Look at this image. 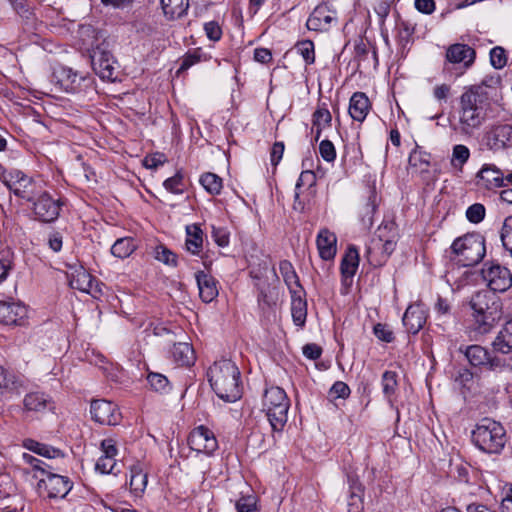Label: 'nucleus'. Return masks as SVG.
<instances>
[{"label":"nucleus","instance_id":"1","mask_svg":"<svg viewBox=\"0 0 512 512\" xmlns=\"http://www.w3.org/2000/svg\"><path fill=\"white\" fill-rule=\"evenodd\" d=\"M487 88L484 83L472 85L461 94L458 117L462 134L472 135L486 121L490 106Z\"/></svg>","mask_w":512,"mask_h":512},{"label":"nucleus","instance_id":"2","mask_svg":"<svg viewBox=\"0 0 512 512\" xmlns=\"http://www.w3.org/2000/svg\"><path fill=\"white\" fill-rule=\"evenodd\" d=\"M208 381L216 395L226 402H235L242 394L240 371L228 359L215 361L207 371Z\"/></svg>","mask_w":512,"mask_h":512},{"label":"nucleus","instance_id":"3","mask_svg":"<svg viewBox=\"0 0 512 512\" xmlns=\"http://www.w3.org/2000/svg\"><path fill=\"white\" fill-rule=\"evenodd\" d=\"M473 310V329L481 335L489 333L501 319V303L495 293L489 290L476 292L470 301Z\"/></svg>","mask_w":512,"mask_h":512},{"label":"nucleus","instance_id":"4","mask_svg":"<svg viewBox=\"0 0 512 512\" xmlns=\"http://www.w3.org/2000/svg\"><path fill=\"white\" fill-rule=\"evenodd\" d=\"M472 441L479 450L485 453L499 454L507 442L506 431L501 423L490 418H483L472 431Z\"/></svg>","mask_w":512,"mask_h":512},{"label":"nucleus","instance_id":"5","mask_svg":"<svg viewBox=\"0 0 512 512\" xmlns=\"http://www.w3.org/2000/svg\"><path fill=\"white\" fill-rule=\"evenodd\" d=\"M262 406L272 430L283 431L290 408V401L284 389L278 386L267 388L263 395Z\"/></svg>","mask_w":512,"mask_h":512},{"label":"nucleus","instance_id":"6","mask_svg":"<svg viewBox=\"0 0 512 512\" xmlns=\"http://www.w3.org/2000/svg\"><path fill=\"white\" fill-rule=\"evenodd\" d=\"M0 181L17 197L29 203L43 189L39 183L15 168L0 167Z\"/></svg>","mask_w":512,"mask_h":512},{"label":"nucleus","instance_id":"7","mask_svg":"<svg viewBox=\"0 0 512 512\" xmlns=\"http://www.w3.org/2000/svg\"><path fill=\"white\" fill-rule=\"evenodd\" d=\"M451 249L463 266H474L485 256V239L478 233L467 234L457 238Z\"/></svg>","mask_w":512,"mask_h":512},{"label":"nucleus","instance_id":"8","mask_svg":"<svg viewBox=\"0 0 512 512\" xmlns=\"http://www.w3.org/2000/svg\"><path fill=\"white\" fill-rule=\"evenodd\" d=\"M30 203L35 219L43 223L55 222L59 218L64 205L61 198H54L44 189Z\"/></svg>","mask_w":512,"mask_h":512},{"label":"nucleus","instance_id":"9","mask_svg":"<svg viewBox=\"0 0 512 512\" xmlns=\"http://www.w3.org/2000/svg\"><path fill=\"white\" fill-rule=\"evenodd\" d=\"M91 65L94 72L102 79L107 81H115L118 77L117 61L110 51L103 45L97 46L92 50Z\"/></svg>","mask_w":512,"mask_h":512},{"label":"nucleus","instance_id":"10","mask_svg":"<svg viewBox=\"0 0 512 512\" xmlns=\"http://www.w3.org/2000/svg\"><path fill=\"white\" fill-rule=\"evenodd\" d=\"M484 281L491 292H505L512 286L510 270L497 263H485L481 271Z\"/></svg>","mask_w":512,"mask_h":512},{"label":"nucleus","instance_id":"11","mask_svg":"<svg viewBox=\"0 0 512 512\" xmlns=\"http://www.w3.org/2000/svg\"><path fill=\"white\" fill-rule=\"evenodd\" d=\"M39 487H44L49 498L63 499L71 491L73 482L67 477L52 472H48L41 477L38 482Z\"/></svg>","mask_w":512,"mask_h":512},{"label":"nucleus","instance_id":"12","mask_svg":"<svg viewBox=\"0 0 512 512\" xmlns=\"http://www.w3.org/2000/svg\"><path fill=\"white\" fill-rule=\"evenodd\" d=\"M188 444L192 450L207 455L212 454L218 447L213 432L204 426H199L190 433Z\"/></svg>","mask_w":512,"mask_h":512},{"label":"nucleus","instance_id":"13","mask_svg":"<svg viewBox=\"0 0 512 512\" xmlns=\"http://www.w3.org/2000/svg\"><path fill=\"white\" fill-rule=\"evenodd\" d=\"M92 418L103 425H116L120 422L121 413L117 406L107 400H95L91 403Z\"/></svg>","mask_w":512,"mask_h":512},{"label":"nucleus","instance_id":"14","mask_svg":"<svg viewBox=\"0 0 512 512\" xmlns=\"http://www.w3.org/2000/svg\"><path fill=\"white\" fill-rule=\"evenodd\" d=\"M483 140L492 151L512 147V125L502 124L492 127L486 132Z\"/></svg>","mask_w":512,"mask_h":512},{"label":"nucleus","instance_id":"15","mask_svg":"<svg viewBox=\"0 0 512 512\" xmlns=\"http://www.w3.org/2000/svg\"><path fill=\"white\" fill-rule=\"evenodd\" d=\"M464 353L469 363L474 367H487L494 370L503 366L500 358L492 356L487 349L480 345H470Z\"/></svg>","mask_w":512,"mask_h":512},{"label":"nucleus","instance_id":"16","mask_svg":"<svg viewBox=\"0 0 512 512\" xmlns=\"http://www.w3.org/2000/svg\"><path fill=\"white\" fill-rule=\"evenodd\" d=\"M476 185L488 190L505 187L504 173L495 164H484L476 175Z\"/></svg>","mask_w":512,"mask_h":512},{"label":"nucleus","instance_id":"17","mask_svg":"<svg viewBox=\"0 0 512 512\" xmlns=\"http://www.w3.org/2000/svg\"><path fill=\"white\" fill-rule=\"evenodd\" d=\"M335 21V11L330 10L326 4H321L313 10L306 22V26L309 30L323 32L327 31Z\"/></svg>","mask_w":512,"mask_h":512},{"label":"nucleus","instance_id":"18","mask_svg":"<svg viewBox=\"0 0 512 512\" xmlns=\"http://www.w3.org/2000/svg\"><path fill=\"white\" fill-rule=\"evenodd\" d=\"M476 53L473 48L466 44L450 45L446 51V59L452 64H462L465 69L472 66Z\"/></svg>","mask_w":512,"mask_h":512},{"label":"nucleus","instance_id":"19","mask_svg":"<svg viewBox=\"0 0 512 512\" xmlns=\"http://www.w3.org/2000/svg\"><path fill=\"white\" fill-rule=\"evenodd\" d=\"M27 316V308L16 302L0 303V322L5 325H20Z\"/></svg>","mask_w":512,"mask_h":512},{"label":"nucleus","instance_id":"20","mask_svg":"<svg viewBox=\"0 0 512 512\" xmlns=\"http://www.w3.org/2000/svg\"><path fill=\"white\" fill-rule=\"evenodd\" d=\"M426 319L427 316L424 307L416 303L406 309L402 322L409 333L416 334L423 328Z\"/></svg>","mask_w":512,"mask_h":512},{"label":"nucleus","instance_id":"21","mask_svg":"<svg viewBox=\"0 0 512 512\" xmlns=\"http://www.w3.org/2000/svg\"><path fill=\"white\" fill-rule=\"evenodd\" d=\"M55 77L57 78L60 86L69 93H76L80 91L81 83L90 82V79L79 75L77 72L73 71L71 68H61L59 71L55 73Z\"/></svg>","mask_w":512,"mask_h":512},{"label":"nucleus","instance_id":"22","mask_svg":"<svg viewBox=\"0 0 512 512\" xmlns=\"http://www.w3.org/2000/svg\"><path fill=\"white\" fill-rule=\"evenodd\" d=\"M69 283L73 289H77L88 294H93L98 291L97 281L83 267H79L71 274Z\"/></svg>","mask_w":512,"mask_h":512},{"label":"nucleus","instance_id":"23","mask_svg":"<svg viewBox=\"0 0 512 512\" xmlns=\"http://www.w3.org/2000/svg\"><path fill=\"white\" fill-rule=\"evenodd\" d=\"M197 286L199 289V296L205 303H210L218 295L217 282L213 276L199 271L195 274Z\"/></svg>","mask_w":512,"mask_h":512},{"label":"nucleus","instance_id":"24","mask_svg":"<svg viewBox=\"0 0 512 512\" xmlns=\"http://www.w3.org/2000/svg\"><path fill=\"white\" fill-rule=\"evenodd\" d=\"M319 255L323 260H331L336 255V235L328 229H321L316 239Z\"/></svg>","mask_w":512,"mask_h":512},{"label":"nucleus","instance_id":"25","mask_svg":"<svg viewBox=\"0 0 512 512\" xmlns=\"http://www.w3.org/2000/svg\"><path fill=\"white\" fill-rule=\"evenodd\" d=\"M23 404L25 410L31 412H45L55 409L51 397L41 392H33L25 395Z\"/></svg>","mask_w":512,"mask_h":512},{"label":"nucleus","instance_id":"26","mask_svg":"<svg viewBox=\"0 0 512 512\" xmlns=\"http://www.w3.org/2000/svg\"><path fill=\"white\" fill-rule=\"evenodd\" d=\"M371 104L369 98L363 92H355L349 103V114L353 120L363 122L367 117Z\"/></svg>","mask_w":512,"mask_h":512},{"label":"nucleus","instance_id":"27","mask_svg":"<svg viewBox=\"0 0 512 512\" xmlns=\"http://www.w3.org/2000/svg\"><path fill=\"white\" fill-rule=\"evenodd\" d=\"M291 294V314L296 326L303 327L307 317V302L305 292L292 290Z\"/></svg>","mask_w":512,"mask_h":512},{"label":"nucleus","instance_id":"28","mask_svg":"<svg viewBox=\"0 0 512 512\" xmlns=\"http://www.w3.org/2000/svg\"><path fill=\"white\" fill-rule=\"evenodd\" d=\"M23 389V378L7 372L2 366H0V393L19 395Z\"/></svg>","mask_w":512,"mask_h":512},{"label":"nucleus","instance_id":"29","mask_svg":"<svg viewBox=\"0 0 512 512\" xmlns=\"http://www.w3.org/2000/svg\"><path fill=\"white\" fill-rule=\"evenodd\" d=\"M378 206V197L375 189H369L366 201L361 205L359 217L365 229H370L374 224V215Z\"/></svg>","mask_w":512,"mask_h":512},{"label":"nucleus","instance_id":"30","mask_svg":"<svg viewBox=\"0 0 512 512\" xmlns=\"http://www.w3.org/2000/svg\"><path fill=\"white\" fill-rule=\"evenodd\" d=\"M409 168L415 173H426L429 171L431 166V155L424 151L420 146L416 147L411 151L408 159Z\"/></svg>","mask_w":512,"mask_h":512},{"label":"nucleus","instance_id":"31","mask_svg":"<svg viewBox=\"0 0 512 512\" xmlns=\"http://www.w3.org/2000/svg\"><path fill=\"white\" fill-rule=\"evenodd\" d=\"M160 5L165 18L175 20L186 15L189 0H160Z\"/></svg>","mask_w":512,"mask_h":512},{"label":"nucleus","instance_id":"32","mask_svg":"<svg viewBox=\"0 0 512 512\" xmlns=\"http://www.w3.org/2000/svg\"><path fill=\"white\" fill-rule=\"evenodd\" d=\"M148 483V475L140 465H134L130 469L129 487L134 496H141Z\"/></svg>","mask_w":512,"mask_h":512},{"label":"nucleus","instance_id":"33","mask_svg":"<svg viewBox=\"0 0 512 512\" xmlns=\"http://www.w3.org/2000/svg\"><path fill=\"white\" fill-rule=\"evenodd\" d=\"M493 349L502 354L512 351V319L499 331L492 342Z\"/></svg>","mask_w":512,"mask_h":512},{"label":"nucleus","instance_id":"34","mask_svg":"<svg viewBox=\"0 0 512 512\" xmlns=\"http://www.w3.org/2000/svg\"><path fill=\"white\" fill-rule=\"evenodd\" d=\"M203 246V232L197 225L186 227L185 247L193 255H199Z\"/></svg>","mask_w":512,"mask_h":512},{"label":"nucleus","instance_id":"35","mask_svg":"<svg viewBox=\"0 0 512 512\" xmlns=\"http://www.w3.org/2000/svg\"><path fill=\"white\" fill-rule=\"evenodd\" d=\"M171 353L174 360L182 366L192 365L195 361L194 350L192 346L187 342L175 343Z\"/></svg>","mask_w":512,"mask_h":512},{"label":"nucleus","instance_id":"36","mask_svg":"<svg viewBox=\"0 0 512 512\" xmlns=\"http://www.w3.org/2000/svg\"><path fill=\"white\" fill-rule=\"evenodd\" d=\"M22 459L24 463L28 465V467L24 469L25 473H33V478L35 479L39 480L49 472V465L31 454L23 453Z\"/></svg>","mask_w":512,"mask_h":512},{"label":"nucleus","instance_id":"37","mask_svg":"<svg viewBox=\"0 0 512 512\" xmlns=\"http://www.w3.org/2000/svg\"><path fill=\"white\" fill-rule=\"evenodd\" d=\"M359 264L358 251L354 247H349L341 261V273L345 279L352 278L356 273Z\"/></svg>","mask_w":512,"mask_h":512},{"label":"nucleus","instance_id":"38","mask_svg":"<svg viewBox=\"0 0 512 512\" xmlns=\"http://www.w3.org/2000/svg\"><path fill=\"white\" fill-rule=\"evenodd\" d=\"M279 270L283 277L284 282L288 286L290 293L292 292V290L298 291V292H301V290H303V288L299 282V278L294 270V267L292 266V264L289 261H287V260L281 261L280 265H279Z\"/></svg>","mask_w":512,"mask_h":512},{"label":"nucleus","instance_id":"39","mask_svg":"<svg viewBox=\"0 0 512 512\" xmlns=\"http://www.w3.org/2000/svg\"><path fill=\"white\" fill-rule=\"evenodd\" d=\"M136 245L131 237H123L116 240L111 247V253L117 258H127L135 250Z\"/></svg>","mask_w":512,"mask_h":512},{"label":"nucleus","instance_id":"40","mask_svg":"<svg viewBox=\"0 0 512 512\" xmlns=\"http://www.w3.org/2000/svg\"><path fill=\"white\" fill-rule=\"evenodd\" d=\"M470 158V150L466 145L457 144L453 146L452 155L450 159L451 166L458 171L463 170V166Z\"/></svg>","mask_w":512,"mask_h":512},{"label":"nucleus","instance_id":"41","mask_svg":"<svg viewBox=\"0 0 512 512\" xmlns=\"http://www.w3.org/2000/svg\"><path fill=\"white\" fill-rule=\"evenodd\" d=\"M384 397L391 401L397 388V374L394 371H385L381 379Z\"/></svg>","mask_w":512,"mask_h":512},{"label":"nucleus","instance_id":"42","mask_svg":"<svg viewBox=\"0 0 512 512\" xmlns=\"http://www.w3.org/2000/svg\"><path fill=\"white\" fill-rule=\"evenodd\" d=\"M351 491L348 498V512H362L363 501H362V488L359 484L353 483L351 485Z\"/></svg>","mask_w":512,"mask_h":512},{"label":"nucleus","instance_id":"43","mask_svg":"<svg viewBox=\"0 0 512 512\" xmlns=\"http://www.w3.org/2000/svg\"><path fill=\"white\" fill-rule=\"evenodd\" d=\"M200 183L210 194H219L222 189V179L214 173L203 174Z\"/></svg>","mask_w":512,"mask_h":512},{"label":"nucleus","instance_id":"44","mask_svg":"<svg viewBox=\"0 0 512 512\" xmlns=\"http://www.w3.org/2000/svg\"><path fill=\"white\" fill-rule=\"evenodd\" d=\"M147 381L151 389L156 392L165 393L170 390L169 380L163 374L150 372L147 375Z\"/></svg>","mask_w":512,"mask_h":512},{"label":"nucleus","instance_id":"45","mask_svg":"<svg viewBox=\"0 0 512 512\" xmlns=\"http://www.w3.org/2000/svg\"><path fill=\"white\" fill-rule=\"evenodd\" d=\"M297 52L303 57L306 65H311L315 62L314 44L310 40H303L295 46Z\"/></svg>","mask_w":512,"mask_h":512},{"label":"nucleus","instance_id":"46","mask_svg":"<svg viewBox=\"0 0 512 512\" xmlns=\"http://www.w3.org/2000/svg\"><path fill=\"white\" fill-rule=\"evenodd\" d=\"M154 257L165 265L172 267L177 266V255L163 245H159L155 248Z\"/></svg>","mask_w":512,"mask_h":512},{"label":"nucleus","instance_id":"47","mask_svg":"<svg viewBox=\"0 0 512 512\" xmlns=\"http://www.w3.org/2000/svg\"><path fill=\"white\" fill-rule=\"evenodd\" d=\"M501 240L504 248L509 251L512 256V216L507 217L503 222Z\"/></svg>","mask_w":512,"mask_h":512},{"label":"nucleus","instance_id":"48","mask_svg":"<svg viewBox=\"0 0 512 512\" xmlns=\"http://www.w3.org/2000/svg\"><path fill=\"white\" fill-rule=\"evenodd\" d=\"M490 62L495 69H502L507 63V55L505 50L496 46L490 51Z\"/></svg>","mask_w":512,"mask_h":512},{"label":"nucleus","instance_id":"49","mask_svg":"<svg viewBox=\"0 0 512 512\" xmlns=\"http://www.w3.org/2000/svg\"><path fill=\"white\" fill-rule=\"evenodd\" d=\"M350 393L351 390L346 383L342 381H337L332 385L328 394L332 400H336L339 398L346 399L350 395Z\"/></svg>","mask_w":512,"mask_h":512},{"label":"nucleus","instance_id":"50","mask_svg":"<svg viewBox=\"0 0 512 512\" xmlns=\"http://www.w3.org/2000/svg\"><path fill=\"white\" fill-rule=\"evenodd\" d=\"M256 503L257 500L254 495H247L237 500L235 507L237 512H256Z\"/></svg>","mask_w":512,"mask_h":512},{"label":"nucleus","instance_id":"51","mask_svg":"<svg viewBox=\"0 0 512 512\" xmlns=\"http://www.w3.org/2000/svg\"><path fill=\"white\" fill-rule=\"evenodd\" d=\"M165 189L174 194H182L183 192V176L176 173L174 176L166 179L163 183Z\"/></svg>","mask_w":512,"mask_h":512},{"label":"nucleus","instance_id":"52","mask_svg":"<svg viewBox=\"0 0 512 512\" xmlns=\"http://www.w3.org/2000/svg\"><path fill=\"white\" fill-rule=\"evenodd\" d=\"M466 217L471 223H479L485 217V207L480 203H475L466 210Z\"/></svg>","mask_w":512,"mask_h":512},{"label":"nucleus","instance_id":"53","mask_svg":"<svg viewBox=\"0 0 512 512\" xmlns=\"http://www.w3.org/2000/svg\"><path fill=\"white\" fill-rule=\"evenodd\" d=\"M331 120V114L325 108H319L313 113V125L316 127L325 128L330 125Z\"/></svg>","mask_w":512,"mask_h":512},{"label":"nucleus","instance_id":"54","mask_svg":"<svg viewBox=\"0 0 512 512\" xmlns=\"http://www.w3.org/2000/svg\"><path fill=\"white\" fill-rule=\"evenodd\" d=\"M319 153L327 162H333L336 158V150L333 143L329 140H322L319 145Z\"/></svg>","mask_w":512,"mask_h":512},{"label":"nucleus","instance_id":"55","mask_svg":"<svg viewBox=\"0 0 512 512\" xmlns=\"http://www.w3.org/2000/svg\"><path fill=\"white\" fill-rule=\"evenodd\" d=\"M116 466V460L107 456H101L96 462V470L101 474L113 473Z\"/></svg>","mask_w":512,"mask_h":512},{"label":"nucleus","instance_id":"56","mask_svg":"<svg viewBox=\"0 0 512 512\" xmlns=\"http://www.w3.org/2000/svg\"><path fill=\"white\" fill-rule=\"evenodd\" d=\"M166 162V157L164 154L155 153L152 155H148L144 158L143 164L148 169H156L159 166L163 165Z\"/></svg>","mask_w":512,"mask_h":512},{"label":"nucleus","instance_id":"57","mask_svg":"<svg viewBox=\"0 0 512 512\" xmlns=\"http://www.w3.org/2000/svg\"><path fill=\"white\" fill-rule=\"evenodd\" d=\"M204 31L207 37L212 41H218L221 38L222 30L216 21H210L204 24Z\"/></svg>","mask_w":512,"mask_h":512},{"label":"nucleus","instance_id":"58","mask_svg":"<svg viewBox=\"0 0 512 512\" xmlns=\"http://www.w3.org/2000/svg\"><path fill=\"white\" fill-rule=\"evenodd\" d=\"M451 95V85L443 83L433 88V97L439 102H446Z\"/></svg>","mask_w":512,"mask_h":512},{"label":"nucleus","instance_id":"59","mask_svg":"<svg viewBox=\"0 0 512 512\" xmlns=\"http://www.w3.org/2000/svg\"><path fill=\"white\" fill-rule=\"evenodd\" d=\"M316 182V176L312 171H303L295 185V190L300 191L301 187L304 185H308L309 187H312Z\"/></svg>","mask_w":512,"mask_h":512},{"label":"nucleus","instance_id":"60","mask_svg":"<svg viewBox=\"0 0 512 512\" xmlns=\"http://www.w3.org/2000/svg\"><path fill=\"white\" fill-rule=\"evenodd\" d=\"M374 334L379 340L387 343L394 339L392 331L386 325L380 323L374 326Z\"/></svg>","mask_w":512,"mask_h":512},{"label":"nucleus","instance_id":"61","mask_svg":"<svg viewBox=\"0 0 512 512\" xmlns=\"http://www.w3.org/2000/svg\"><path fill=\"white\" fill-rule=\"evenodd\" d=\"M101 449L103 452L102 456H107L109 458L115 459V456L117 455V448H116V442L111 439H104L101 442Z\"/></svg>","mask_w":512,"mask_h":512},{"label":"nucleus","instance_id":"62","mask_svg":"<svg viewBox=\"0 0 512 512\" xmlns=\"http://www.w3.org/2000/svg\"><path fill=\"white\" fill-rule=\"evenodd\" d=\"M284 153L283 142H275L272 146L270 153V160L272 165L276 166L281 161Z\"/></svg>","mask_w":512,"mask_h":512},{"label":"nucleus","instance_id":"63","mask_svg":"<svg viewBox=\"0 0 512 512\" xmlns=\"http://www.w3.org/2000/svg\"><path fill=\"white\" fill-rule=\"evenodd\" d=\"M38 455L49 458V459L58 458V457L63 456L61 450L54 448L52 446H49L47 444H44V443L41 444Z\"/></svg>","mask_w":512,"mask_h":512},{"label":"nucleus","instance_id":"64","mask_svg":"<svg viewBox=\"0 0 512 512\" xmlns=\"http://www.w3.org/2000/svg\"><path fill=\"white\" fill-rule=\"evenodd\" d=\"M303 354L308 359L316 360V359H318L321 356L322 349H321L320 346H318L317 344H314V343L306 344L303 347Z\"/></svg>","mask_w":512,"mask_h":512}]
</instances>
